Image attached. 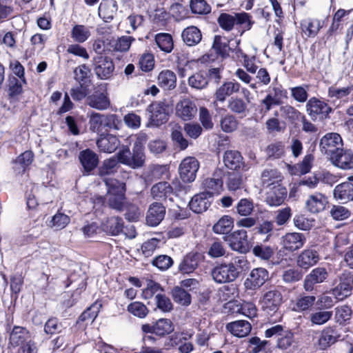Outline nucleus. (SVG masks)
<instances>
[{
  "mask_svg": "<svg viewBox=\"0 0 353 353\" xmlns=\"http://www.w3.org/2000/svg\"><path fill=\"white\" fill-rule=\"evenodd\" d=\"M247 260L243 257H236L232 262L216 265L211 271L213 280L218 283L234 281L246 268Z\"/></svg>",
  "mask_w": 353,
  "mask_h": 353,
  "instance_id": "nucleus-1",
  "label": "nucleus"
},
{
  "mask_svg": "<svg viewBox=\"0 0 353 353\" xmlns=\"http://www.w3.org/2000/svg\"><path fill=\"white\" fill-rule=\"evenodd\" d=\"M105 183L108 187V200L110 206L121 210L125 199V184L115 179H106Z\"/></svg>",
  "mask_w": 353,
  "mask_h": 353,
  "instance_id": "nucleus-2",
  "label": "nucleus"
},
{
  "mask_svg": "<svg viewBox=\"0 0 353 353\" xmlns=\"http://www.w3.org/2000/svg\"><path fill=\"white\" fill-rule=\"evenodd\" d=\"M282 302V294L276 289L265 292L260 301L263 310L270 315L278 311Z\"/></svg>",
  "mask_w": 353,
  "mask_h": 353,
  "instance_id": "nucleus-3",
  "label": "nucleus"
},
{
  "mask_svg": "<svg viewBox=\"0 0 353 353\" xmlns=\"http://www.w3.org/2000/svg\"><path fill=\"white\" fill-rule=\"evenodd\" d=\"M86 103L97 110H105L110 106V101L104 85H99L86 99Z\"/></svg>",
  "mask_w": 353,
  "mask_h": 353,
  "instance_id": "nucleus-4",
  "label": "nucleus"
},
{
  "mask_svg": "<svg viewBox=\"0 0 353 353\" xmlns=\"http://www.w3.org/2000/svg\"><path fill=\"white\" fill-rule=\"evenodd\" d=\"M150 122L152 125L159 126L168 119L169 108L163 102L155 101L147 108Z\"/></svg>",
  "mask_w": 353,
  "mask_h": 353,
  "instance_id": "nucleus-5",
  "label": "nucleus"
},
{
  "mask_svg": "<svg viewBox=\"0 0 353 353\" xmlns=\"http://www.w3.org/2000/svg\"><path fill=\"white\" fill-rule=\"evenodd\" d=\"M147 141L145 134H139L137 136L136 141L132 148L128 166L132 168L141 167L145 162V155L143 153L144 145Z\"/></svg>",
  "mask_w": 353,
  "mask_h": 353,
  "instance_id": "nucleus-6",
  "label": "nucleus"
},
{
  "mask_svg": "<svg viewBox=\"0 0 353 353\" xmlns=\"http://www.w3.org/2000/svg\"><path fill=\"white\" fill-rule=\"evenodd\" d=\"M343 143L341 137L338 133H328L323 136L320 142L322 152L331 157L333 154L343 148Z\"/></svg>",
  "mask_w": 353,
  "mask_h": 353,
  "instance_id": "nucleus-7",
  "label": "nucleus"
},
{
  "mask_svg": "<svg viewBox=\"0 0 353 353\" xmlns=\"http://www.w3.org/2000/svg\"><path fill=\"white\" fill-rule=\"evenodd\" d=\"M199 168V163L194 157H188L185 158L179 167L181 180L185 183L194 181Z\"/></svg>",
  "mask_w": 353,
  "mask_h": 353,
  "instance_id": "nucleus-8",
  "label": "nucleus"
},
{
  "mask_svg": "<svg viewBox=\"0 0 353 353\" xmlns=\"http://www.w3.org/2000/svg\"><path fill=\"white\" fill-rule=\"evenodd\" d=\"M268 278L269 273L265 268H254L244 281L243 285L246 290H255L261 288Z\"/></svg>",
  "mask_w": 353,
  "mask_h": 353,
  "instance_id": "nucleus-9",
  "label": "nucleus"
},
{
  "mask_svg": "<svg viewBox=\"0 0 353 353\" xmlns=\"http://www.w3.org/2000/svg\"><path fill=\"white\" fill-rule=\"evenodd\" d=\"M353 286V275L344 271L339 278V285L333 289L332 294L338 300H343L351 294Z\"/></svg>",
  "mask_w": 353,
  "mask_h": 353,
  "instance_id": "nucleus-10",
  "label": "nucleus"
},
{
  "mask_svg": "<svg viewBox=\"0 0 353 353\" xmlns=\"http://www.w3.org/2000/svg\"><path fill=\"white\" fill-rule=\"evenodd\" d=\"M327 276L328 273L325 268L319 267L314 268L305 276L303 282V288L307 292H311L314 290L315 284L324 282Z\"/></svg>",
  "mask_w": 353,
  "mask_h": 353,
  "instance_id": "nucleus-11",
  "label": "nucleus"
},
{
  "mask_svg": "<svg viewBox=\"0 0 353 353\" xmlns=\"http://www.w3.org/2000/svg\"><path fill=\"white\" fill-rule=\"evenodd\" d=\"M241 88V84L235 81H228L224 82L220 85L214 92V101L216 103L217 101L223 103L228 97L231 96L234 93H237Z\"/></svg>",
  "mask_w": 353,
  "mask_h": 353,
  "instance_id": "nucleus-12",
  "label": "nucleus"
},
{
  "mask_svg": "<svg viewBox=\"0 0 353 353\" xmlns=\"http://www.w3.org/2000/svg\"><path fill=\"white\" fill-rule=\"evenodd\" d=\"M327 204V196L320 192H315L309 195L305 201V208L312 214H317L323 211Z\"/></svg>",
  "mask_w": 353,
  "mask_h": 353,
  "instance_id": "nucleus-13",
  "label": "nucleus"
},
{
  "mask_svg": "<svg viewBox=\"0 0 353 353\" xmlns=\"http://www.w3.org/2000/svg\"><path fill=\"white\" fill-rule=\"evenodd\" d=\"M306 109L307 113L313 119H316L317 117H326L332 110L326 103L314 97L308 101L306 104Z\"/></svg>",
  "mask_w": 353,
  "mask_h": 353,
  "instance_id": "nucleus-14",
  "label": "nucleus"
},
{
  "mask_svg": "<svg viewBox=\"0 0 353 353\" xmlns=\"http://www.w3.org/2000/svg\"><path fill=\"white\" fill-rule=\"evenodd\" d=\"M94 65L95 73L101 79H109L114 69L112 61L103 56H98L94 59Z\"/></svg>",
  "mask_w": 353,
  "mask_h": 353,
  "instance_id": "nucleus-15",
  "label": "nucleus"
},
{
  "mask_svg": "<svg viewBox=\"0 0 353 353\" xmlns=\"http://www.w3.org/2000/svg\"><path fill=\"white\" fill-rule=\"evenodd\" d=\"M320 260L318 252L314 249H305L302 251L297 257V265L305 270L315 265Z\"/></svg>",
  "mask_w": 353,
  "mask_h": 353,
  "instance_id": "nucleus-16",
  "label": "nucleus"
},
{
  "mask_svg": "<svg viewBox=\"0 0 353 353\" xmlns=\"http://www.w3.org/2000/svg\"><path fill=\"white\" fill-rule=\"evenodd\" d=\"M247 231L239 230L228 236L230 247L235 251L245 252L247 250Z\"/></svg>",
  "mask_w": 353,
  "mask_h": 353,
  "instance_id": "nucleus-17",
  "label": "nucleus"
},
{
  "mask_svg": "<svg viewBox=\"0 0 353 353\" xmlns=\"http://www.w3.org/2000/svg\"><path fill=\"white\" fill-rule=\"evenodd\" d=\"M306 239L303 234L299 232L288 233L283 236V245L285 250L294 252L301 249L305 244Z\"/></svg>",
  "mask_w": 353,
  "mask_h": 353,
  "instance_id": "nucleus-18",
  "label": "nucleus"
},
{
  "mask_svg": "<svg viewBox=\"0 0 353 353\" xmlns=\"http://www.w3.org/2000/svg\"><path fill=\"white\" fill-rule=\"evenodd\" d=\"M197 112L195 103L188 99L179 101L176 106V115L184 121L191 120Z\"/></svg>",
  "mask_w": 353,
  "mask_h": 353,
  "instance_id": "nucleus-19",
  "label": "nucleus"
},
{
  "mask_svg": "<svg viewBox=\"0 0 353 353\" xmlns=\"http://www.w3.org/2000/svg\"><path fill=\"white\" fill-rule=\"evenodd\" d=\"M333 195L341 203L353 201V183L346 181L337 185L334 189Z\"/></svg>",
  "mask_w": 353,
  "mask_h": 353,
  "instance_id": "nucleus-20",
  "label": "nucleus"
},
{
  "mask_svg": "<svg viewBox=\"0 0 353 353\" xmlns=\"http://www.w3.org/2000/svg\"><path fill=\"white\" fill-rule=\"evenodd\" d=\"M334 327H326L321 332L317 345L320 350H324L334 344L339 338Z\"/></svg>",
  "mask_w": 353,
  "mask_h": 353,
  "instance_id": "nucleus-21",
  "label": "nucleus"
},
{
  "mask_svg": "<svg viewBox=\"0 0 353 353\" xmlns=\"http://www.w3.org/2000/svg\"><path fill=\"white\" fill-rule=\"evenodd\" d=\"M211 196L208 192L194 195L189 203L190 208L195 213H202L208 210L211 204Z\"/></svg>",
  "mask_w": 353,
  "mask_h": 353,
  "instance_id": "nucleus-22",
  "label": "nucleus"
},
{
  "mask_svg": "<svg viewBox=\"0 0 353 353\" xmlns=\"http://www.w3.org/2000/svg\"><path fill=\"white\" fill-rule=\"evenodd\" d=\"M223 171L221 170H216L212 176L205 179L203 185V187L207 190L208 193L212 195L213 194H218L223 188Z\"/></svg>",
  "mask_w": 353,
  "mask_h": 353,
  "instance_id": "nucleus-23",
  "label": "nucleus"
},
{
  "mask_svg": "<svg viewBox=\"0 0 353 353\" xmlns=\"http://www.w3.org/2000/svg\"><path fill=\"white\" fill-rule=\"evenodd\" d=\"M332 163L336 167L347 170L353 167V154L341 148L331 157Z\"/></svg>",
  "mask_w": 353,
  "mask_h": 353,
  "instance_id": "nucleus-24",
  "label": "nucleus"
},
{
  "mask_svg": "<svg viewBox=\"0 0 353 353\" xmlns=\"http://www.w3.org/2000/svg\"><path fill=\"white\" fill-rule=\"evenodd\" d=\"M165 214V208L159 203H154L150 205L146 216V223L150 226L158 225L163 219Z\"/></svg>",
  "mask_w": 353,
  "mask_h": 353,
  "instance_id": "nucleus-25",
  "label": "nucleus"
},
{
  "mask_svg": "<svg viewBox=\"0 0 353 353\" xmlns=\"http://www.w3.org/2000/svg\"><path fill=\"white\" fill-rule=\"evenodd\" d=\"M120 143L119 138L111 134L101 136L97 141V147L100 151L107 153L114 152L120 145Z\"/></svg>",
  "mask_w": 353,
  "mask_h": 353,
  "instance_id": "nucleus-26",
  "label": "nucleus"
},
{
  "mask_svg": "<svg viewBox=\"0 0 353 353\" xmlns=\"http://www.w3.org/2000/svg\"><path fill=\"white\" fill-rule=\"evenodd\" d=\"M226 329L232 335L239 338H243L250 333L252 325L247 321L239 320L228 323Z\"/></svg>",
  "mask_w": 353,
  "mask_h": 353,
  "instance_id": "nucleus-27",
  "label": "nucleus"
},
{
  "mask_svg": "<svg viewBox=\"0 0 353 353\" xmlns=\"http://www.w3.org/2000/svg\"><path fill=\"white\" fill-rule=\"evenodd\" d=\"M223 162L225 165L230 170H248V168H244L245 165L243 162V157L238 151H226L223 156Z\"/></svg>",
  "mask_w": 353,
  "mask_h": 353,
  "instance_id": "nucleus-28",
  "label": "nucleus"
},
{
  "mask_svg": "<svg viewBox=\"0 0 353 353\" xmlns=\"http://www.w3.org/2000/svg\"><path fill=\"white\" fill-rule=\"evenodd\" d=\"M261 185L265 188H273L276 186H281V175L279 172L274 169L265 170L261 176Z\"/></svg>",
  "mask_w": 353,
  "mask_h": 353,
  "instance_id": "nucleus-29",
  "label": "nucleus"
},
{
  "mask_svg": "<svg viewBox=\"0 0 353 353\" xmlns=\"http://www.w3.org/2000/svg\"><path fill=\"white\" fill-rule=\"evenodd\" d=\"M30 339V332L21 326H14L10 334V343L13 346L22 345Z\"/></svg>",
  "mask_w": 353,
  "mask_h": 353,
  "instance_id": "nucleus-30",
  "label": "nucleus"
},
{
  "mask_svg": "<svg viewBox=\"0 0 353 353\" xmlns=\"http://www.w3.org/2000/svg\"><path fill=\"white\" fill-rule=\"evenodd\" d=\"M352 91V86L338 87L332 85L328 88L327 96L333 102H336L337 101L346 102Z\"/></svg>",
  "mask_w": 353,
  "mask_h": 353,
  "instance_id": "nucleus-31",
  "label": "nucleus"
},
{
  "mask_svg": "<svg viewBox=\"0 0 353 353\" xmlns=\"http://www.w3.org/2000/svg\"><path fill=\"white\" fill-rule=\"evenodd\" d=\"M286 194L287 190L283 186L269 189L267 192L266 202L271 206H278L283 202Z\"/></svg>",
  "mask_w": 353,
  "mask_h": 353,
  "instance_id": "nucleus-32",
  "label": "nucleus"
},
{
  "mask_svg": "<svg viewBox=\"0 0 353 353\" xmlns=\"http://www.w3.org/2000/svg\"><path fill=\"white\" fill-rule=\"evenodd\" d=\"M79 159L83 169L88 172L94 170L99 162L97 154L89 149L81 151Z\"/></svg>",
  "mask_w": 353,
  "mask_h": 353,
  "instance_id": "nucleus-33",
  "label": "nucleus"
},
{
  "mask_svg": "<svg viewBox=\"0 0 353 353\" xmlns=\"http://www.w3.org/2000/svg\"><path fill=\"white\" fill-rule=\"evenodd\" d=\"M157 83L165 90H172L176 87V74L170 70H163L158 75Z\"/></svg>",
  "mask_w": 353,
  "mask_h": 353,
  "instance_id": "nucleus-34",
  "label": "nucleus"
},
{
  "mask_svg": "<svg viewBox=\"0 0 353 353\" xmlns=\"http://www.w3.org/2000/svg\"><path fill=\"white\" fill-rule=\"evenodd\" d=\"M117 11L114 0H102L99 7V15L105 20L112 19Z\"/></svg>",
  "mask_w": 353,
  "mask_h": 353,
  "instance_id": "nucleus-35",
  "label": "nucleus"
},
{
  "mask_svg": "<svg viewBox=\"0 0 353 353\" xmlns=\"http://www.w3.org/2000/svg\"><path fill=\"white\" fill-rule=\"evenodd\" d=\"M103 229L105 232L111 235L116 236L119 234L123 230L122 219L117 216L108 218L105 222L103 223Z\"/></svg>",
  "mask_w": 353,
  "mask_h": 353,
  "instance_id": "nucleus-36",
  "label": "nucleus"
},
{
  "mask_svg": "<svg viewBox=\"0 0 353 353\" xmlns=\"http://www.w3.org/2000/svg\"><path fill=\"white\" fill-rule=\"evenodd\" d=\"M201 31L195 26H190L182 32L183 41L189 46H195L201 40Z\"/></svg>",
  "mask_w": 353,
  "mask_h": 353,
  "instance_id": "nucleus-37",
  "label": "nucleus"
},
{
  "mask_svg": "<svg viewBox=\"0 0 353 353\" xmlns=\"http://www.w3.org/2000/svg\"><path fill=\"white\" fill-rule=\"evenodd\" d=\"M302 32L307 37H314L321 28V22L318 19H305L301 23Z\"/></svg>",
  "mask_w": 353,
  "mask_h": 353,
  "instance_id": "nucleus-38",
  "label": "nucleus"
},
{
  "mask_svg": "<svg viewBox=\"0 0 353 353\" xmlns=\"http://www.w3.org/2000/svg\"><path fill=\"white\" fill-rule=\"evenodd\" d=\"M199 255L196 254H188L183 259L179 265V270L183 274L192 272L198 266Z\"/></svg>",
  "mask_w": 353,
  "mask_h": 353,
  "instance_id": "nucleus-39",
  "label": "nucleus"
},
{
  "mask_svg": "<svg viewBox=\"0 0 353 353\" xmlns=\"http://www.w3.org/2000/svg\"><path fill=\"white\" fill-rule=\"evenodd\" d=\"M239 122L237 119L231 114H226L220 119L221 129L225 133H232L239 128Z\"/></svg>",
  "mask_w": 353,
  "mask_h": 353,
  "instance_id": "nucleus-40",
  "label": "nucleus"
},
{
  "mask_svg": "<svg viewBox=\"0 0 353 353\" xmlns=\"http://www.w3.org/2000/svg\"><path fill=\"white\" fill-rule=\"evenodd\" d=\"M172 188L167 182H160L154 185L151 188V194L154 199H161L169 196Z\"/></svg>",
  "mask_w": 353,
  "mask_h": 353,
  "instance_id": "nucleus-41",
  "label": "nucleus"
},
{
  "mask_svg": "<svg viewBox=\"0 0 353 353\" xmlns=\"http://www.w3.org/2000/svg\"><path fill=\"white\" fill-rule=\"evenodd\" d=\"M104 114L92 112L89 119V128L92 132L101 133L105 130Z\"/></svg>",
  "mask_w": 353,
  "mask_h": 353,
  "instance_id": "nucleus-42",
  "label": "nucleus"
},
{
  "mask_svg": "<svg viewBox=\"0 0 353 353\" xmlns=\"http://www.w3.org/2000/svg\"><path fill=\"white\" fill-rule=\"evenodd\" d=\"M155 42L163 52H170L174 47L172 36L168 33H159L155 36Z\"/></svg>",
  "mask_w": 353,
  "mask_h": 353,
  "instance_id": "nucleus-43",
  "label": "nucleus"
},
{
  "mask_svg": "<svg viewBox=\"0 0 353 353\" xmlns=\"http://www.w3.org/2000/svg\"><path fill=\"white\" fill-rule=\"evenodd\" d=\"M233 228V219L229 216H223L213 226L216 234H228Z\"/></svg>",
  "mask_w": 353,
  "mask_h": 353,
  "instance_id": "nucleus-44",
  "label": "nucleus"
},
{
  "mask_svg": "<svg viewBox=\"0 0 353 353\" xmlns=\"http://www.w3.org/2000/svg\"><path fill=\"white\" fill-rule=\"evenodd\" d=\"M90 36L89 28L83 25H75L71 31V37L73 40L78 43H83Z\"/></svg>",
  "mask_w": 353,
  "mask_h": 353,
  "instance_id": "nucleus-45",
  "label": "nucleus"
},
{
  "mask_svg": "<svg viewBox=\"0 0 353 353\" xmlns=\"http://www.w3.org/2000/svg\"><path fill=\"white\" fill-rule=\"evenodd\" d=\"M228 109L233 113L236 114H245L248 105L245 101L239 97H231L228 103Z\"/></svg>",
  "mask_w": 353,
  "mask_h": 353,
  "instance_id": "nucleus-46",
  "label": "nucleus"
},
{
  "mask_svg": "<svg viewBox=\"0 0 353 353\" xmlns=\"http://www.w3.org/2000/svg\"><path fill=\"white\" fill-rule=\"evenodd\" d=\"M33 153L31 151H26L19 156L15 161V170L18 172L23 173L33 161Z\"/></svg>",
  "mask_w": 353,
  "mask_h": 353,
  "instance_id": "nucleus-47",
  "label": "nucleus"
},
{
  "mask_svg": "<svg viewBox=\"0 0 353 353\" xmlns=\"http://www.w3.org/2000/svg\"><path fill=\"white\" fill-rule=\"evenodd\" d=\"M172 139L174 145L180 150H185L188 145V141L183 137L181 126L174 124L172 128Z\"/></svg>",
  "mask_w": 353,
  "mask_h": 353,
  "instance_id": "nucleus-48",
  "label": "nucleus"
},
{
  "mask_svg": "<svg viewBox=\"0 0 353 353\" xmlns=\"http://www.w3.org/2000/svg\"><path fill=\"white\" fill-rule=\"evenodd\" d=\"M315 300L314 296H300L293 303L292 310L299 312L305 311L313 305Z\"/></svg>",
  "mask_w": 353,
  "mask_h": 353,
  "instance_id": "nucleus-49",
  "label": "nucleus"
},
{
  "mask_svg": "<svg viewBox=\"0 0 353 353\" xmlns=\"http://www.w3.org/2000/svg\"><path fill=\"white\" fill-rule=\"evenodd\" d=\"M154 325V334L159 336L168 334L174 330V325L172 321L167 319L158 320Z\"/></svg>",
  "mask_w": 353,
  "mask_h": 353,
  "instance_id": "nucleus-50",
  "label": "nucleus"
},
{
  "mask_svg": "<svg viewBox=\"0 0 353 353\" xmlns=\"http://www.w3.org/2000/svg\"><path fill=\"white\" fill-rule=\"evenodd\" d=\"M172 294L174 301L181 305H189L191 303L190 294L181 287H175Z\"/></svg>",
  "mask_w": 353,
  "mask_h": 353,
  "instance_id": "nucleus-51",
  "label": "nucleus"
},
{
  "mask_svg": "<svg viewBox=\"0 0 353 353\" xmlns=\"http://www.w3.org/2000/svg\"><path fill=\"white\" fill-rule=\"evenodd\" d=\"M163 292V289L160 284L150 280L147 283V286L142 291V298L144 299H150L152 296L158 295Z\"/></svg>",
  "mask_w": 353,
  "mask_h": 353,
  "instance_id": "nucleus-52",
  "label": "nucleus"
},
{
  "mask_svg": "<svg viewBox=\"0 0 353 353\" xmlns=\"http://www.w3.org/2000/svg\"><path fill=\"white\" fill-rule=\"evenodd\" d=\"M128 311L132 315L141 319L145 318L149 312L148 307L140 301H134L129 304Z\"/></svg>",
  "mask_w": 353,
  "mask_h": 353,
  "instance_id": "nucleus-53",
  "label": "nucleus"
},
{
  "mask_svg": "<svg viewBox=\"0 0 353 353\" xmlns=\"http://www.w3.org/2000/svg\"><path fill=\"white\" fill-rule=\"evenodd\" d=\"M332 316V312L319 310L310 315V321L312 324L321 325L327 323Z\"/></svg>",
  "mask_w": 353,
  "mask_h": 353,
  "instance_id": "nucleus-54",
  "label": "nucleus"
},
{
  "mask_svg": "<svg viewBox=\"0 0 353 353\" xmlns=\"http://www.w3.org/2000/svg\"><path fill=\"white\" fill-rule=\"evenodd\" d=\"M134 41L132 37L123 36L112 41V46L116 51L126 52L129 50L132 42Z\"/></svg>",
  "mask_w": 353,
  "mask_h": 353,
  "instance_id": "nucleus-55",
  "label": "nucleus"
},
{
  "mask_svg": "<svg viewBox=\"0 0 353 353\" xmlns=\"http://www.w3.org/2000/svg\"><path fill=\"white\" fill-rule=\"evenodd\" d=\"M213 48L222 57L228 56L230 50L228 40L218 35L214 37Z\"/></svg>",
  "mask_w": 353,
  "mask_h": 353,
  "instance_id": "nucleus-56",
  "label": "nucleus"
},
{
  "mask_svg": "<svg viewBox=\"0 0 353 353\" xmlns=\"http://www.w3.org/2000/svg\"><path fill=\"white\" fill-rule=\"evenodd\" d=\"M208 83V79L202 72L196 73L188 79L189 85L196 89H203L207 86Z\"/></svg>",
  "mask_w": 353,
  "mask_h": 353,
  "instance_id": "nucleus-57",
  "label": "nucleus"
},
{
  "mask_svg": "<svg viewBox=\"0 0 353 353\" xmlns=\"http://www.w3.org/2000/svg\"><path fill=\"white\" fill-rule=\"evenodd\" d=\"M70 217L62 213L54 214L49 223V226L54 230H61L67 226L70 223Z\"/></svg>",
  "mask_w": 353,
  "mask_h": 353,
  "instance_id": "nucleus-58",
  "label": "nucleus"
},
{
  "mask_svg": "<svg viewBox=\"0 0 353 353\" xmlns=\"http://www.w3.org/2000/svg\"><path fill=\"white\" fill-rule=\"evenodd\" d=\"M105 130H119L122 125L121 120L114 114H104Z\"/></svg>",
  "mask_w": 353,
  "mask_h": 353,
  "instance_id": "nucleus-59",
  "label": "nucleus"
},
{
  "mask_svg": "<svg viewBox=\"0 0 353 353\" xmlns=\"http://www.w3.org/2000/svg\"><path fill=\"white\" fill-rule=\"evenodd\" d=\"M190 8L193 13L205 14L210 12L211 8L205 0H191Z\"/></svg>",
  "mask_w": 353,
  "mask_h": 353,
  "instance_id": "nucleus-60",
  "label": "nucleus"
},
{
  "mask_svg": "<svg viewBox=\"0 0 353 353\" xmlns=\"http://www.w3.org/2000/svg\"><path fill=\"white\" fill-rule=\"evenodd\" d=\"M252 252L256 257L263 260H269L274 254L272 248L270 246L257 245L252 249Z\"/></svg>",
  "mask_w": 353,
  "mask_h": 353,
  "instance_id": "nucleus-61",
  "label": "nucleus"
},
{
  "mask_svg": "<svg viewBox=\"0 0 353 353\" xmlns=\"http://www.w3.org/2000/svg\"><path fill=\"white\" fill-rule=\"evenodd\" d=\"M330 214L334 219L337 221L344 220L350 216V211L345 207L337 205L332 207Z\"/></svg>",
  "mask_w": 353,
  "mask_h": 353,
  "instance_id": "nucleus-62",
  "label": "nucleus"
},
{
  "mask_svg": "<svg viewBox=\"0 0 353 353\" xmlns=\"http://www.w3.org/2000/svg\"><path fill=\"white\" fill-rule=\"evenodd\" d=\"M118 161L114 158H111L104 161L102 166L100 168L99 173L101 176H105L114 172L118 168Z\"/></svg>",
  "mask_w": 353,
  "mask_h": 353,
  "instance_id": "nucleus-63",
  "label": "nucleus"
},
{
  "mask_svg": "<svg viewBox=\"0 0 353 353\" xmlns=\"http://www.w3.org/2000/svg\"><path fill=\"white\" fill-rule=\"evenodd\" d=\"M254 209L253 202L250 199H241L237 205V212L241 216H248L250 215Z\"/></svg>",
  "mask_w": 353,
  "mask_h": 353,
  "instance_id": "nucleus-64",
  "label": "nucleus"
}]
</instances>
